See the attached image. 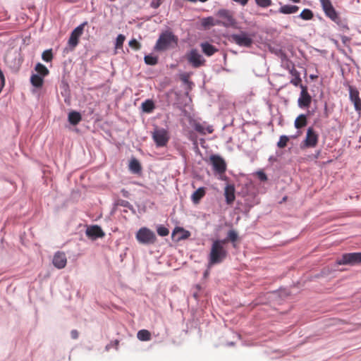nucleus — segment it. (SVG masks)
I'll return each mask as SVG.
<instances>
[{
	"label": "nucleus",
	"mask_w": 361,
	"mask_h": 361,
	"mask_svg": "<svg viewBox=\"0 0 361 361\" xmlns=\"http://www.w3.org/2000/svg\"><path fill=\"white\" fill-rule=\"evenodd\" d=\"M226 240H215L212 242L208 257V267L221 263L228 255L225 247Z\"/></svg>",
	"instance_id": "obj_1"
},
{
	"label": "nucleus",
	"mask_w": 361,
	"mask_h": 361,
	"mask_svg": "<svg viewBox=\"0 0 361 361\" xmlns=\"http://www.w3.org/2000/svg\"><path fill=\"white\" fill-rule=\"evenodd\" d=\"M178 44V37L170 31L162 32L154 47V49L159 51H165L173 48Z\"/></svg>",
	"instance_id": "obj_2"
},
{
	"label": "nucleus",
	"mask_w": 361,
	"mask_h": 361,
	"mask_svg": "<svg viewBox=\"0 0 361 361\" xmlns=\"http://www.w3.org/2000/svg\"><path fill=\"white\" fill-rule=\"evenodd\" d=\"M152 137L158 147L166 146L170 140L169 131L164 128H156L152 133Z\"/></svg>",
	"instance_id": "obj_3"
},
{
	"label": "nucleus",
	"mask_w": 361,
	"mask_h": 361,
	"mask_svg": "<svg viewBox=\"0 0 361 361\" xmlns=\"http://www.w3.org/2000/svg\"><path fill=\"white\" fill-rule=\"evenodd\" d=\"M137 241L142 244H153L157 238L153 231L147 228H141L136 233Z\"/></svg>",
	"instance_id": "obj_4"
},
{
	"label": "nucleus",
	"mask_w": 361,
	"mask_h": 361,
	"mask_svg": "<svg viewBox=\"0 0 361 361\" xmlns=\"http://www.w3.org/2000/svg\"><path fill=\"white\" fill-rule=\"evenodd\" d=\"M185 58L188 62L195 68H200L205 63V59L196 49H192L188 51L185 55Z\"/></svg>",
	"instance_id": "obj_5"
},
{
	"label": "nucleus",
	"mask_w": 361,
	"mask_h": 361,
	"mask_svg": "<svg viewBox=\"0 0 361 361\" xmlns=\"http://www.w3.org/2000/svg\"><path fill=\"white\" fill-rule=\"evenodd\" d=\"M231 41L240 47H250L253 44L252 37L247 32H241L239 34L231 35Z\"/></svg>",
	"instance_id": "obj_6"
},
{
	"label": "nucleus",
	"mask_w": 361,
	"mask_h": 361,
	"mask_svg": "<svg viewBox=\"0 0 361 361\" xmlns=\"http://www.w3.org/2000/svg\"><path fill=\"white\" fill-rule=\"evenodd\" d=\"M319 1L325 15L332 21L338 24L340 22V17L334 8L331 0H319Z\"/></svg>",
	"instance_id": "obj_7"
},
{
	"label": "nucleus",
	"mask_w": 361,
	"mask_h": 361,
	"mask_svg": "<svg viewBox=\"0 0 361 361\" xmlns=\"http://www.w3.org/2000/svg\"><path fill=\"white\" fill-rule=\"evenodd\" d=\"M87 24V22H84L78 27H76L71 33L69 39H68V45L74 49L77 47L79 42V38L83 33L84 27Z\"/></svg>",
	"instance_id": "obj_8"
},
{
	"label": "nucleus",
	"mask_w": 361,
	"mask_h": 361,
	"mask_svg": "<svg viewBox=\"0 0 361 361\" xmlns=\"http://www.w3.org/2000/svg\"><path fill=\"white\" fill-rule=\"evenodd\" d=\"M217 16L221 18L219 20L220 22V25H221L225 27H231L233 26L236 23L231 12L228 10H219L217 13Z\"/></svg>",
	"instance_id": "obj_9"
},
{
	"label": "nucleus",
	"mask_w": 361,
	"mask_h": 361,
	"mask_svg": "<svg viewBox=\"0 0 361 361\" xmlns=\"http://www.w3.org/2000/svg\"><path fill=\"white\" fill-rule=\"evenodd\" d=\"M210 164L213 166V169L218 173L222 174L226 170V164L223 158L219 155H212L209 157Z\"/></svg>",
	"instance_id": "obj_10"
},
{
	"label": "nucleus",
	"mask_w": 361,
	"mask_h": 361,
	"mask_svg": "<svg viewBox=\"0 0 361 361\" xmlns=\"http://www.w3.org/2000/svg\"><path fill=\"white\" fill-rule=\"evenodd\" d=\"M319 135L314 131V130L310 127L306 133V137L304 141L302 142V145L305 147H315L318 143Z\"/></svg>",
	"instance_id": "obj_11"
},
{
	"label": "nucleus",
	"mask_w": 361,
	"mask_h": 361,
	"mask_svg": "<svg viewBox=\"0 0 361 361\" xmlns=\"http://www.w3.org/2000/svg\"><path fill=\"white\" fill-rule=\"evenodd\" d=\"M360 262H361V252L345 254L337 262L338 264H355Z\"/></svg>",
	"instance_id": "obj_12"
},
{
	"label": "nucleus",
	"mask_w": 361,
	"mask_h": 361,
	"mask_svg": "<svg viewBox=\"0 0 361 361\" xmlns=\"http://www.w3.org/2000/svg\"><path fill=\"white\" fill-rule=\"evenodd\" d=\"M300 88L301 92L298 100V106L301 108L309 107L312 102V97L310 95L306 86L300 85Z\"/></svg>",
	"instance_id": "obj_13"
},
{
	"label": "nucleus",
	"mask_w": 361,
	"mask_h": 361,
	"mask_svg": "<svg viewBox=\"0 0 361 361\" xmlns=\"http://www.w3.org/2000/svg\"><path fill=\"white\" fill-rule=\"evenodd\" d=\"M349 97L351 102L354 104V107L357 114L361 116V99L359 95L358 90L352 87H349Z\"/></svg>",
	"instance_id": "obj_14"
},
{
	"label": "nucleus",
	"mask_w": 361,
	"mask_h": 361,
	"mask_svg": "<svg viewBox=\"0 0 361 361\" xmlns=\"http://www.w3.org/2000/svg\"><path fill=\"white\" fill-rule=\"evenodd\" d=\"M86 235L92 240H95L99 238H103L105 235V233L100 226L94 225L87 228Z\"/></svg>",
	"instance_id": "obj_15"
},
{
	"label": "nucleus",
	"mask_w": 361,
	"mask_h": 361,
	"mask_svg": "<svg viewBox=\"0 0 361 361\" xmlns=\"http://www.w3.org/2000/svg\"><path fill=\"white\" fill-rule=\"evenodd\" d=\"M53 264L57 269H63L67 264L66 254L63 252H57L53 257Z\"/></svg>",
	"instance_id": "obj_16"
},
{
	"label": "nucleus",
	"mask_w": 361,
	"mask_h": 361,
	"mask_svg": "<svg viewBox=\"0 0 361 361\" xmlns=\"http://www.w3.org/2000/svg\"><path fill=\"white\" fill-rule=\"evenodd\" d=\"M235 187L233 184H228L224 188V196L227 204L231 205L235 200Z\"/></svg>",
	"instance_id": "obj_17"
},
{
	"label": "nucleus",
	"mask_w": 361,
	"mask_h": 361,
	"mask_svg": "<svg viewBox=\"0 0 361 361\" xmlns=\"http://www.w3.org/2000/svg\"><path fill=\"white\" fill-rule=\"evenodd\" d=\"M206 189L204 187L199 188L191 195V200L195 204H198L201 199L205 195Z\"/></svg>",
	"instance_id": "obj_18"
},
{
	"label": "nucleus",
	"mask_w": 361,
	"mask_h": 361,
	"mask_svg": "<svg viewBox=\"0 0 361 361\" xmlns=\"http://www.w3.org/2000/svg\"><path fill=\"white\" fill-rule=\"evenodd\" d=\"M200 47L203 53L208 56H212L218 51V49L214 45L208 42L202 43Z\"/></svg>",
	"instance_id": "obj_19"
},
{
	"label": "nucleus",
	"mask_w": 361,
	"mask_h": 361,
	"mask_svg": "<svg viewBox=\"0 0 361 361\" xmlns=\"http://www.w3.org/2000/svg\"><path fill=\"white\" fill-rule=\"evenodd\" d=\"M194 129L200 134L205 135L207 133H212L214 131L213 127L211 126H204L200 123H195L194 124Z\"/></svg>",
	"instance_id": "obj_20"
},
{
	"label": "nucleus",
	"mask_w": 361,
	"mask_h": 361,
	"mask_svg": "<svg viewBox=\"0 0 361 361\" xmlns=\"http://www.w3.org/2000/svg\"><path fill=\"white\" fill-rule=\"evenodd\" d=\"M68 120L71 125L76 126L81 121L82 116L79 112L72 111L68 114Z\"/></svg>",
	"instance_id": "obj_21"
},
{
	"label": "nucleus",
	"mask_w": 361,
	"mask_h": 361,
	"mask_svg": "<svg viewBox=\"0 0 361 361\" xmlns=\"http://www.w3.org/2000/svg\"><path fill=\"white\" fill-rule=\"evenodd\" d=\"M290 74L293 75V78L290 80V83L293 84L294 86L297 87L298 85L300 86L301 83V78L300 76L299 72L294 68H293L290 71Z\"/></svg>",
	"instance_id": "obj_22"
},
{
	"label": "nucleus",
	"mask_w": 361,
	"mask_h": 361,
	"mask_svg": "<svg viewBox=\"0 0 361 361\" xmlns=\"http://www.w3.org/2000/svg\"><path fill=\"white\" fill-rule=\"evenodd\" d=\"M299 9L297 6L284 5L279 8V12L283 14H291L296 13Z\"/></svg>",
	"instance_id": "obj_23"
},
{
	"label": "nucleus",
	"mask_w": 361,
	"mask_h": 361,
	"mask_svg": "<svg viewBox=\"0 0 361 361\" xmlns=\"http://www.w3.org/2000/svg\"><path fill=\"white\" fill-rule=\"evenodd\" d=\"M307 123V116L305 114H300L296 118L295 121V127L297 129H300L306 126Z\"/></svg>",
	"instance_id": "obj_24"
},
{
	"label": "nucleus",
	"mask_w": 361,
	"mask_h": 361,
	"mask_svg": "<svg viewBox=\"0 0 361 361\" xmlns=\"http://www.w3.org/2000/svg\"><path fill=\"white\" fill-rule=\"evenodd\" d=\"M31 84L35 87H41L43 85V77L38 74H33L30 78Z\"/></svg>",
	"instance_id": "obj_25"
},
{
	"label": "nucleus",
	"mask_w": 361,
	"mask_h": 361,
	"mask_svg": "<svg viewBox=\"0 0 361 361\" xmlns=\"http://www.w3.org/2000/svg\"><path fill=\"white\" fill-rule=\"evenodd\" d=\"M202 25L204 27H209L215 25H220V22L219 20H215L213 17H208L202 20Z\"/></svg>",
	"instance_id": "obj_26"
},
{
	"label": "nucleus",
	"mask_w": 361,
	"mask_h": 361,
	"mask_svg": "<svg viewBox=\"0 0 361 361\" xmlns=\"http://www.w3.org/2000/svg\"><path fill=\"white\" fill-rule=\"evenodd\" d=\"M155 106L152 100L147 99L142 104V109L145 113H151L154 109Z\"/></svg>",
	"instance_id": "obj_27"
},
{
	"label": "nucleus",
	"mask_w": 361,
	"mask_h": 361,
	"mask_svg": "<svg viewBox=\"0 0 361 361\" xmlns=\"http://www.w3.org/2000/svg\"><path fill=\"white\" fill-rule=\"evenodd\" d=\"M129 169L134 173H139L142 170L141 165H140V162L138 161V160L136 159H132L130 160V164H129Z\"/></svg>",
	"instance_id": "obj_28"
},
{
	"label": "nucleus",
	"mask_w": 361,
	"mask_h": 361,
	"mask_svg": "<svg viewBox=\"0 0 361 361\" xmlns=\"http://www.w3.org/2000/svg\"><path fill=\"white\" fill-rule=\"evenodd\" d=\"M137 338L140 341H147L151 339V334L148 330L142 329L137 332Z\"/></svg>",
	"instance_id": "obj_29"
},
{
	"label": "nucleus",
	"mask_w": 361,
	"mask_h": 361,
	"mask_svg": "<svg viewBox=\"0 0 361 361\" xmlns=\"http://www.w3.org/2000/svg\"><path fill=\"white\" fill-rule=\"evenodd\" d=\"M35 69L37 72V73L42 77L47 76L49 73V71L47 69V68L40 63H37Z\"/></svg>",
	"instance_id": "obj_30"
},
{
	"label": "nucleus",
	"mask_w": 361,
	"mask_h": 361,
	"mask_svg": "<svg viewBox=\"0 0 361 361\" xmlns=\"http://www.w3.org/2000/svg\"><path fill=\"white\" fill-rule=\"evenodd\" d=\"M15 54L18 57L17 58L16 56L13 60H11V66L13 68H18L20 66L21 63H23V58L20 56V51H16Z\"/></svg>",
	"instance_id": "obj_31"
},
{
	"label": "nucleus",
	"mask_w": 361,
	"mask_h": 361,
	"mask_svg": "<svg viewBox=\"0 0 361 361\" xmlns=\"http://www.w3.org/2000/svg\"><path fill=\"white\" fill-rule=\"evenodd\" d=\"M126 39L125 35L122 34H119L116 39L115 42V49H121L123 48V42Z\"/></svg>",
	"instance_id": "obj_32"
},
{
	"label": "nucleus",
	"mask_w": 361,
	"mask_h": 361,
	"mask_svg": "<svg viewBox=\"0 0 361 361\" xmlns=\"http://www.w3.org/2000/svg\"><path fill=\"white\" fill-rule=\"evenodd\" d=\"M300 17L303 20H311L313 18V13L311 10L305 8L300 13Z\"/></svg>",
	"instance_id": "obj_33"
},
{
	"label": "nucleus",
	"mask_w": 361,
	"mask_h": 361,
	"mask_svg": "<svg viewBox=\"0 0 361 361\" xmlns=\"http://www.w3.org/2000/svg\"><path fill=\"white\" fill-rule=\"evenodd\" d=\"M145 62L147 65L154 66L158 63V59L157 56L152 55H147L145 56Z\"/></svg>",
	"instance_id": "obj_34"
},
{
	"label": "nucleus",
	"mask_w": 361,
	"mask_h": 361,
	"mask_svg": "<svg viewBox=\"0 0 361 361\" xmlns=\"http://www.w3.org/2000/svg\"><path fill=\"white\" fill-rule=\"evenodd\" d=\"M42 59L46 62H50L53 59V54L51 49L45 50L42 54Z\"/></svg>",
	"instance_id": "obj_35"
},
{
	"label": "nucleus",
	"mask_w": 361,
	"mask_h": 361,
	"mask_svg": "<svg viewBox=\"0 0 361 361\" xmlns=\"http://www.w3.org/2000/svg\"><path fill=\"white\" fill-rule=\"evenodd\" d=\"M288 141H289V137L288 136L281 135L279 138V142H277L278 147L279 148L286 147Z\"/></svg>",
	"instance_id": "obj_36"
},
{
	"label": "nucleus",
	"mask_w": 361,
	"mask_h": 361,
	"mask_svg": "<svg viewBox=\"0 0 361 361\" xmlns=\"http://www.w3.org/2000/svg\"><path fill=\"white\" fill-rule=\"evenodd\" d=\"M238 239V233L234 230H230L228 233L226 243L230 240L233 243L235 242Z\"/></svg>",
	"instance_id": "obj_37"
},
{
	"label": "nucleus",
	"mask_w": 361,
	"mask_h": 361,
	"mask_svg": "<svg viewBox=\"0 0 361 361\" xmlns=\"http://www.w3.org/2000/svg\"><path fill=\"white\" fill-rule=\"evenodd\" d=\"M157 231L158 235L160 236H166L169 233V229L163 226H159L157 228Z\"/></svg>",
	"instance_id": "obj_38"
},
{
	"label": "nucleus",
	"mask_w": 361,
	"mask_h": 361,
	"mask_svg": "<svg viewBox=\"0 0 361 361\" xmlns=\"http://www.w3.org/2000/svg\"><path fill=\"white\" fill-rule=\"evenodd\" d=\"M256 4L262 8H267L271 5V0H255Z\"/></svg>",
	"instance_id": "obj_39"
},
{
	"label": "nucleus",
	"mask_w": 361,
	"mask_h": 361,
	"mask_svg": "<svg viewBox=\"0 0 361 361\" xmlns=\"http://www.w3.org/2000/svg\"><path fill=\"white\" fill-rule=\"evenodd\" d=\"M129 46L135 49V50H139L141 48V44L140 42H138L135 39H133L129 41L128 42Z\"/></svg>",
	"instance_id": "obj_40"
},
{
	"label": "nucleus",
	"mask_w": 361,
	"mask_h": 361,
	"mask_svg": "<svg viewBox=\"0 0 361 361\" xmlns=\"http://www.w3.org/2000/svg\"><path fill=\"white\" fill-rule=\"evenodd\" d=\"M161 4V0H154L152 4H151V6L152 8H157Z\"/></svg>",
	"instance_id": "obj_41"
},
{
	"label": "nucleus",
	"mask_w": 361,
	"mask_h": 361,
	"mask_svg": "<svg viewBox=\"0 0 361 361\" xmlns=\"http://www.w3.org/2000/svg\"><path fill=\"white\" fill-rule=\"evenodd\" d=\"M257 175H258L259 178L261 180L265 181V180H267V175L264 172L259 171V172L257 173Z\"/></svg>",
	"instance_id": "obj_42"
},
{
	"label": "nucleus",
	"mask_w": 361,
	"mask_h": 361,
	"mask_svg": "<svg viewBox=\"0 0 361 361\" xmlns=\"http://www.w3.org/2000/svg\"><path fill=\"white\" fill-rule=\"evenodd\" d=\"M71 336L73 339H77L79 336V333L77 330L73 329L71 331Z\"/></svg>",
	"instance_id": "obj_43"
},
{
	"label": "nucleus",
	"mask_w": 361,
	"mask_h": 361,
	"mask_svg": "<svg viewBox=\"0 0 361 361\" xmlns=\"http://www.w3.org/2000/svg\"><path fill=\"white\" fill-rule=\"evenodd\" d=\"M190 233L188 231H185V233L180 238V239H186L189 237Z\"/></svg>",
	"instance_id": "obj_44"
},
{
	"label": "nucleus",
	"mask_w": 361,
	"mask_h": 361,
	"mask_svg": "<svg viewBox=\"0 0 361 361\" xmlns=\"http://www.w3.org/2000/svg\"><path fill=\"white\" fill-rule=\"evenodd\" d=\"M181 78V80H182L183 82H188V75H185H185H181V78Z\"/></svg>",
	"instance_id": "obj_45"
},
{
	"label": "nucleus",
	"mask_w": 361,
	"mask_h": 361,
	"mask_svg": "<svg viewBox=\"0 0 361 361\" xmlns=\"http://www.w3.org/2000/svg\"><path fill=\"white\" fill-rule=\"evenodd\" d=\"M118 343H119V342H118V340H116V341H115V345H116V347L118 346Z\"/></svg>",
	"instance_id": "obj_46"
},
{
	"label": "nucleus",
	"mask_w": 361,
	"mask_h": 361,
	"mask_svg": "<svg viewBox=\"0 0 361 361\" xmlns=\"http://www.w3.org/2000/svg\"><path fill=\"white\" fill-rule=\"evenodd\" d=\"M6 61L9 63V61H8V56L7 55L6 57Z\"/></svg>",
	"instance_id": "obj_47"
},
{
	"label": "nucleus",
	"mask_w": 361,
	"mask_h": 361,
	"mask_svg": "<svg viewBox=\"0 0 361 361\" xmlns=\"http://www.w3.org/2000/svg\"><path fill=\"white\" fill-rule=\"evenodd\" d=\"M286 198H287L286 197H284L283 198V201H285V200H286Z\"/></svg>",
	"instance_id": "obj_48"
},
{
	"label": "nucleus",
	"mask_w": 361,
	"mask_h": 361,
	"mask_svg": "<svg viewBox=\"0 0 361 361\" xmlns=\"http://www.w3.org/2000/svg\"><path fill=\"white\" fill-rule=\"evenodd\" d=\"M208 274V271H207L205 273H204V276H207Z\"/></svg>",
	"instance_id": "obj_49"
},
{
	"label": "nucleus",
	"mask_w": 361,
	"mask_h": 361,
	"mask_svg": "<svg viewBox=\"0 0 361 361\" xmlns=\"http://www.w3.org/2000/svg\"><path fill=\"white\" fill-rule=\"evenodd\" d=\"M1 92V87L0 88V92Z\"/></svg>",
	"instance_id": "obj_50"
}]
</instances>
